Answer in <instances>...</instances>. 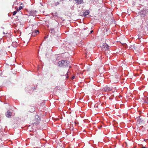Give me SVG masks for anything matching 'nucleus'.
I'll return each mask as SVG.
<instances>
[{"mask_svg": "<svg viewBox=\"0 0 148 148\" xmlns=\"http://www.w3.org/2000/svg\"><path fill=\"white\" fill-rule=\"evenodd\" d=\"M69 63V61L61 60L58 62V65L60 67H68Z\"/></svg>", "mask_w": 148, "mask_h": 148, "instance_id": "f257e3e1", "label": "nucleus"}, {"mask_svg": "<svg viewBox=\"0 0 148 148\" xmlns=\"http://www.w3.org/2000/svg\"><path fill=\"white\" fill-rule=\"evenodd\" d=\"M142 19H144L145 17L148 14V9H143L140 10L138 13Z\"/></svg>", "mask_w": 148, "mask_h": 148, "instance_id": "f03ea898", "label": "nucleus"}, {"mask_svg": "<svg viewBox=\"0 0 148 148\" xmlns=\"http://www.w3.org/2000/svg\"><path fill=\"white\" fill-rule=\"evenodd\" d=\"M103 90L104 91L107 92L112 90V88L111 87H110L107 86L104 87L103 88Z\"/></svg>", "mask_w": 148, "mask_h": 148, "instance_id": "7ed1b4c3", "label": "nucleus"}, {"mask_svg": "<svg viewBox=\"0 0 148 148\" xmlns=\"http://www.w3.org/2000/svg\"><path fill=\"white\" fill-rule=\"evenodd\" d=\"M37 11L34 10H32L29 12V14L30 15L33 16H36Z\"/></svg>", "mask_w": 148, "mask_h": 148, "instance_id": "20e7f679", "label": "nucleus"}, {"mask_svg": "<svg viewBox=\"0 0 148 148\" xmlns=\"http://www.w3.org/2000/svg\"><path fill=\"white\" fill-rule=\"evenodd\" d=\"M39 33V31L38 30H35L32 32V36H35L36 35L38 34Z\"/></svg>", "mask_w": 148, "mask_h": 148, "instance_id": "39448f33", "label": "nucleus"}, {"mask_svg": "<svg viewBox=\"0 0 148 148\" xmlns=\"http://www.w3.org/2000/svg\"><path fill=\"white\" fill-rule=\"evenodd\" d=\"M6 116L8 118H10L12 115V112L9 110H8L5 114Z\"/></svg>", "mask_w": 148, "mask_h": 148, "instance_id": "423d86ee", "label": "nucleus"}, {"mask_svg": "<svg viewBox=\"0 0 148 148\" xmlns=\"http://www.w3.org/2000/svg\"><path fill=\"white\" fill-rule=\"evenodd\" d=\"M136 120L138 123H141L142 121L141 118H140V116L137 117Z\"/></svg>", "mask_w": 148, "mask_h": 148, "instance_id": "0eeeda50", "label": "nucleus"}, {"mask_svg": "<svg viewBox=\"0 0 148 148\" xmlns=\"http://www.w3.org/2000/svg\"><path fill=\"white\" fill-rule=\"evenodd\" d=\"M109 47L108 45L107 44L105 43L103 45V48L105 50H106L109 49Z\"/></svg>", "mask_w": 148, "mask_h": 148, "instance_id": "6e6552de", "label": "nucleus"}, {"mask_svg": "<svg viewBox=\"0 0 148 148\" xmlns=\"http://www.w3.org/2000/svg\"><path fill=\"white\" fill-rule=\"evenodd\" d=\"M75 1L78 4H80L82 3L83 0H75Z\"/></svg>", "mask_w": 148, "mask_h": 148, "instance_id": "1a4fd4ad", "label": "nucleus"}, {"mask_svg": "<svg viewBox=\"0 0 148 148\" xmlns=\"http://www.w3.org/2000/svg\"><path fill=\"white\" fill-rule=\"evenodd\" d=\"M51 14L54 17H57L58 16V13L56 12L54 13H51Z\"/></svg>", "mask_w": 148, "mask_h": 148, "instance_id": "9d476101", "label": "nucleus"}, {"mask_svg": "<svg viewBox=\"0 0 148 148\" xmlns=\"http://www.w3.org/2000/svg\"><path fill=\"white\" fill-rule=\"evenodd\" d=\"M50 32L53 35L54 34L55 31L54 29L51 28V29L50 30Z\"/></svg>", "mask_w": 148, "mask_h": 148, "instance_id": "9b49d317", "label": "nucleus"}, {"mask_svg": "<svg viewBox=\"0 0 148 148\" xmlns=\"http://www.w3.org/2000/svg\"><path fill=\"white\" fill-rule=\"evenodd\" d=\"M89 13V10H87L85 11L84 12V15L85 16L88 15Z\"/></svg>", "mask_w": 148, "mask_h": 148, "instance_id": "f8f14e48", "label": "nucleus"}, {"mask_svg": "<svg viewBox=\"0 0 148 148\" xmlns=\"http://www.w3.org/2000/svg\"><path fill=\"white\" fill-rule=\"evenodd\" d=\"M22 8H23V7L22 6H20L18 8H17V11L20 10Z\"/></svg>", "mask_w": 148, "mask_h": 148, "instance_id": "ddd939ff", "label": "nucleus"}, {"mask_svg": "<svg viewBox=\"0 0 148 148\" xmlns=\"http://www.w3.org/2000/svg\"><path fill=\"white\" fill-rule=\"evenodd\" d=\"M16 44V42H13L12 44V46H13L14 47H15L16 46V45H15Z\"/></svg>", "mask_w": 148, "mask_h": 148, "instance_id": "4468645a", "label": "nucleus"}, {"mask_svg": "<svg viewBox=\"0 0 148 148\" xmlns=\"http://www.w3.org/2000/svg\"><path fill=\"white\" fill-rule=\"evenodd\" d=\"M60 4V3L59 2H57L56 3H55V5L56 6H57L58 5H59Z\"/></svg>", "mask_w": 148, "mask_h": 148, "instance_id": "2eb2a0df", "label": "nucleus"}, {"mask_svg": "<svg viewBox=\"0 0 148 148\" xmlns=\"http://www.w3.org/2000/svg\"><path fill=\"white\" fill-rule=\"evenodd\" d=\"M17 12L16 11H14L13 12V15H15L16 14V13Z\"/></svg>", "mask_w": 148, "mask_h": 148, "instance_id": "dca6fc26", "label": "nucleus"}, {"mask_svg": "<svg viewBox=\"0 0 148 148\" xmlns=\"http://www.w3.org/2000/svg\"><path fill=\"white\" fill-rule=\"evenodd\" d=\"M75 78V77L74 76H73L72 77V79H74V78Z\"/></svg>", "mask_w": 148, "mask_h": 148, "instance_id": "f3484780", "label": "nucleus"}, {"mask_svg": "<svg viewBox=\"0 0 148 148\" xmlns=\"http://www.w3.org/2000/svg\"><path fill=\"white\" fill-rule=\"evenodd\" d=\"M35 117L36 118H38V115H36V116H35Z\"/></svg>", "mask_w": 148, "mask_h": 148, "instance_id": "a211bd4d", "label": "nucleus"}, {"mask_svg": "<svg viewBox=\"0 0 148 148\" xmlns=\"http://www.w3.org/2000/svg\"><path fill=\"white\" fill-rule=\"evenodd\" d=\"M47 38V36H45V37H44V39H46Z\"/></svg>", "mask_w": 148, "mask_h": 148, "instance_id": "6ab92c4d", "label": "nucleus"}, {"mask_svg": "<svg viewBox=\"0 0 148 148\" xmlns=\"http://www.w3.org/2000/svg\"><path fill=\"white\" fill-rule=\"evenodd\" d=\"M93 32V30H91L90 32V33H91L92 32Z\"/></svg>", "mask_w": 148, "mask_h": 148, "instance_id": "aec40b11", "label": "nucleus"}, {"mask_svg": "<svg viewBox=\"0 0 148 148\" xmlns=\"http://www.w3.org/2000/svg\"><path fill=\"white\" fill-rule=\"evenodd\" d=\"M142 148H147V147H143Z\"/></svg>", "mask_w": 148, "mask_h": 148, "instance_id": "412c9836", "label": "nucleus"}, {"mask_svg": "<svg viewBox=\"0 0 148 148\" xmlns=\"http://www.w3.org/2000/svg\"><path fill=\"white\" fill-rule=\"evenodd\" d=\"M95 107H97V106H96V104L95 105Z\"/></svg>", "mask_w": 148, "mask_h": 148, "instance_id": "4be33fe9", "label": "nucleus"}, {"mask_svg": "<svg viewBox=\"0 0 148 148\" xmlns=\"http://www.w3.org/2000/svg\"><path fill=\"white\" fill-rule=\"evenodd\" d=\"M66 78H68V76H66Z\"/></svg>", "mask_w": 148, "mask_h": 148, "instance_id": "5701e85b", "label": "nucleus"}]
</instances>
